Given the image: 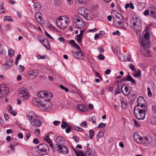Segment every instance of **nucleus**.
<instances>
[{"mask_svg":"<svg viewBox=\"0 0 156 156\" xmlns=\"http://www.w3.org/2000/svg\"><path fill=\"white\" fill-rule=\"evenodd\" d=\"M150 35L148 32L146 33L144 36V38L140 43L141 46L142 52L143 54L146 57L151 56V53L149 49L150 44Z\"/></svg>","mask_w":156,"mask_h":156,"instance_id":"nucleus-1","label":"nucleus"},{"mask_svg":"<svg viewBox=\"0 0 156 156\" xmlns=\"http://www.w3.org/2000/svg\"><path fill=\"white\" fill-rule=\"evenodd\" d=\"M69 21V18L68 17L59 16L56 20L57 25L61 29H64L68 26Z\"/></svg>","mask_w":156,"mask_h":156,"instance_id":"nucleus-2","label":"nucleus"},{"mask_svg":"<svg viewBox=\"0 0 156 156\" xmlns=\"http://www.w3.org/2000/svg\"><path fill=\"white\" fill-rule=\"evenodd\" d=\"M18 98L17 99L18 104H21L22 101L27 100L29 98L28 90L24 88H22L18 91Z\"/></svg>","mask_w":156,"mask_h":156,"instance_id":"nucleus-3","label":"nucleus"},{"mask_svg":"<svg viewBox=\"0 0 156 156\" xmlns=\"http://www.w3.org/2000/svg\"><path fill=\"white\" fill-rule=\"evenodd\" d=\"M36 147L43 154H46L49 151V148L48 145L45 143L40 144Z\"/></svg>","mask_w":156,"mask_h":156,"instance_id":"nucleus-4","label":"nucleus"},{"mask_svg":"<svg viewBox=\"0 0 156 156\" xmlns=\"http://www.w3.org/2000/svg\"><path fill=\"white\" fill-rule=\"evenodd\" d=\"M38 97L40 98H44V99L48 98H52L53 97L52 93L49 91H40L37 94Z\"/></svg>","mask_w":156,"mask_h":156,"instance_id":"nucleus-5","label":"nucleus"},{"mask_svg":"<svg viewBox=\"0 0 156 156\" xmlns=\"http://www.w3.org/2000/svg\"><path fill=\"white\" fill-rule=\"evenodd\" d=\"M51 98H48L44 99V101H42L41 107L44 110L50 109L51 107V104L50 102Z\"/></svg>","mask_w":156,"mask_h":156,"instance_id":"nucleus-6","label":"nucleus"},{"mask_svg":"<svg viewBox=\"0 0 156 156\" xmlns=\"http://www.w3.org/2000/svg\"><path fill=\"white\" fill-rule=\"evenodd\" d=\"M73 25L77 28L82 29L85 25V23L81 18H77L73 23Z\"/></svg>","mask_w":156,"mask_h":156,"instance_id":"nucleus-7","label":"nucleus"},{"mask_svg":"<svg viewBox=\"0 0 156 156\" xmlns=\"http://www.w3.org/2000/svg\"><path fill=\"white\" fill-rule=\"evenodd\" d=\"M9 93V88L4 85H0V98L5 97Z\"/></svg>","mask_w":156,"mask_h":156,"instance_id":"nucleus-8","label":"nucleus"},{"mask_svg":"<svg viewBox=\"0 0 156 156\" xmlns=\"http://www.w3.org/2000/svg\"><path fill=\"white\" fill-rule=\"evenodd\" d=\"M55 149L58 151L63 154H66L68 153V148L66 146L58 144H55Z\"/></svg>","mask_w":156,"mask_h":156,"instance_id":"nucleus-9","label":"nucleus"},{"mask_svg":"<svg viewBox=\"0 0 156 156\" xmlns=\"http://www.w3.org/2000/svg\"><path fill=\"white\" fill-rule=\"evenodd\" d=\"M121 90L123 94L127 96L129 94L131 89L130 87L125 84H123L122 86Z\"/></svg>","mask_w":156,"mask_h":156,"instance_id":"nucleus-10","label":"nucleus"},{"mask_svg":"<svg viewBox=\"0 0 156 156\" xmlns=\"http://www.w3.org/2000/svg\"><path fill=\"white\" fill-rule=\"evenodd\" d=\"M113 20L114 24L117 27L122 28L124 27V23L119 19V17H116V19L113 18Z\"/></svg>","mask_w":156,"mask_h":156,"instance_id":"nucleus-11","label":"nucleus"},{"mask_svg":"<svg viewBox=\"0 0 156 156\" xmlns=\"http://www.w3.org/2000/svg\"><path fill=\"white\" fill-rule=\"evenodd\" d=\"M38 74V71L37 69H34L28 72L29 77L31 79H33L35 78Z\"/></svg>","mask_w":156,"mask_h":156,"instance_id":"nucleus-12","label":"nucleus"},{"mask_svg":"<svg viewBox=\"0 0 156 156\" xmlns=\"http://www.w3.org/2000/svg\"><path fill=\"white\" fill-rule=\"evenodd\" d=\"M31 124L34 126L38 127L41 126L42 123L41 122L37 117L35 119L30 121Z\"/></svg>","mask_w":156,"mask_h":156,"instance_id":"nucleus-13","label":"nucleus"},{"mask_svg":"<svg viewBox=\"0 0 156 156\" xmlns=\"http://www.w3.org/2000/svg\"><path fill=\"white\" fill-rule=\"evenodd\" d=\"M121 81H130L132 83L134 84H136V81L133 79L131 76L129 75H128L122 78L121 80Z\"/></svg>","mask_w":156,"mask_h":156,"instance_id":"nucleus-14","label":"nucleus"},{"mask_svg":"<svg viewBox=\"0 0 156 156\" xmlns=\"http://www.w3.org/2000/svg\"><path fill=\"white\" fill-rule=\"evenodd\" d=\"M72 54L74 57L77 58L82 59L83 57V53L81 50V51L78 50L77 52L73 51Z\"/></svg>","mask_w":156,"mask_h":156,"instance_id":"nucleus-15","label":"nucleus"},{"mask_svg":"<svg viewBox=\"0 0 156 156\" xmlns=\"http://www.w3.org/2000/svg\"><path fill=\"white\" fill-rule=\"evenodd\" d=\"M41 14L39 12H37L35 15L36 19L40 24H44V22L43 21V19L41 17Z\"/></svg>","mask_w":156,"mask_h":156,"instance_id":"nucleus-16","label":"nucleus"},{"mask_svg":"<svg viewBox=\"0 0 156 156\" xmlns=\"http://www.w3.org/2000/svg\"><path fill=\"white\" fill-rule=\"evenodd\" d=\"M27 116L29 118V120L30 122V121L33 120L37 117V115L32 111L29 112L27 113Z\"/></svg>","mask_w":156,"mask_h":156,"instance_id":"nucleus-17","label":"nucleus"},{"mask_svg":"<svg viewBox=\"0 0 156 156\" xmlns=\"http://www.w3.org/2000/svg\"><path fill=\"white\" fill-rule=\"evenodd\" d=\"M13 61L11 59H9L6 60L4 64V66L5 68L9 69L11 67Z\"/></svg>","mask_w":156,"mask_h":156,"instance_id":"nucleus-18","label":"nucleus"},{"mask_svg":"<svg viewBox=\"0 0 156 156\" xmlns=\"http://www.w3.org/2000/svg\"><path fill=\"white\" fill-rule=\"evenodd\" d=\"M87 11L89 12L88 9L84 7H81L78 9V12L79 14L83 16L86 12H87Z\"/></svg>","mask_w":156,"mask_h":156,"instance_id":"nucleus-19","label":"nucleus"},{"mask_svg":"<svg viewBox=\"0 0 156 156\" xmlns=\"http://www.w3.org/2000/svg\"><path fill=\"white\" fill-rule=\"evenodd\" d=\"M144 111H145V109H141L140 108H138L137 107H135L133 109V113L135 116L136 117L138 115H139L140 113L143 112Z\"/></svg>","mask_w":156,"mask_h":156,"instance_id":"nucleus-20","label":"nucleus"},{"mask_svg":"<svg viewBox=\"0 0 156 156\" xmlns=\"http://www.w3.org/2000/svg\"><path fill=\"white\" fill-rule=\"evenodd\" d=\"M86 12L83 17L87 20H91L93 18V15L91 12L89 10V12Z\"/></svg>","mask_w":156,"mask_h":156,"instance_id":"nucleus-21","label":"nucleus"},{"mask_svg":"<svg viewBox=\"0 0 156 156\" xmlns=\"http://www.w3.org/2000/svg\"><path fill=\"white\" fill-rule=\"evenodd\" d=\"M77 108L81 112H86L88 111L87 108L83 105H78Z\"/></svg>","mask_w":156,"mask_h":156,"instance_id":"nucleus-22","label":"nucleus"},{"mask_svg":"<svg viewBox=\"0 0 156 156\" xmlns=\"http://www.w3.org/2000/svg\"><path fill=\"white\" fill-rule=\"evenodd\" d=\"M85 154L86 155H88V156L91 155L92 156H94L95 154L94 150L93 148L87 149L85 152Z\"/></svg>","mask_w":156,"mask_h":156,"instance_id":"nucleus-23","label":"nucleus"},{"mask_svg":"<svg viewBox=\"0 0 156 156\" xmlns=\"http://www.w3.org/2000/svg\"><path fill=\"white\" fill-rule=\"evenodd\" d=\"M147 111H144L143 112L140 113L139 115H137L136 117L138 119L140 120H143L145 116V113Z\"/></svg>","mask_w":156,"mask_h":156,"instance_id":"nucleus-24","label":"nucleus"},{"mask_svg":"<svg viewBox=\"0 0 156 156\" xmlns=\"http://www.w3.org/2000/svg\"><path fill=\"white\" fill-rule=\"evenodd\" d=\"M32 102L35 105H37L39 107H41V104L42 101H39L38 98H34L32 100Z\"/></svg>","mask_w":156,"mask_h":156,"instance_id":"nucleus-25","label":"nucleus"},{"mask_svg":"<svg viewBox=\"0 0 156 156\" xmlns=\"http://www.w3.org/2000/svg\"><path fill=\"white\" fill-rule=\"evenodd\" d=\"M44 140L48 143L51 147L54 148L53 144L51 140L49 138L48 136H47L44 138Z\"/></svg>","mask_w":156,"mask_h":156,"instance_id":"nucleus-26","label":"nucleus"},{"mask_svg":"<svg viewBox=\"0 0 156 156\" xmlns=\"http://www.w3.org/2000/svg\"><path fill=\"white\" fill-rule=\"evenodd\" d=\"M145 102L142 103H140V104H137L136 106L135 107H137L138 108H140L141 109H145V111H147V107L145 105Z\"/></svg>","mask_w":156,"mask_h":156,"instance_id":"nucleus-27","label":"nucleus"},{"mask_svg":"<svg viewBox=\"0 0 156 156\" xmlns=\"http://www.w3.org/2000/svg\"><path fill=\"white\" fill-rule=\"evenodd\" d=\"M56 142L60 145L63 144L65 143L64 139L62 137L58 136L55 140Z\"/></svg>","mask_w":156,"mask_h":156,"instance_id":"nucleus-28","label":"nucleus"},{"mask_svg":"<svg viewBox=\"0 0 156 156\" xmlns=\"http://www.w3.org/2000/svg\"><path fill=\"white\" fill-rule=\"evenodd\" d=\"M133 28L136 30V32H140L141 30V25L136 24L135 22H133Z\"/></svg>","mask_w":156,"mask_h":156,"instance_id":"nucleus-29","label":"nucleus"},{"mask_svg":"<svg viewBox=\"0 0 156 156\" xmlns=\"http://www.w3.org/2000/svg\"><path fill=\"white\" fill-rule=\"evenodd\" d=\"M40 42L47 49L50 48V45L47 40H40Z\"/></svg>","mask_w":156,"mask_h":156,"instance_id":"nucleus-30","label":"nucleus"},{"mask_svg":"<svg viewBox=\"0 0 156 156\" xmlns=\"http://www.w3.org/2000/svg\"><path fill=\"white\" fill-rule=\"evenodd\" d=\"M69 44L73 45V47H75L78 48V50L79 51L81 50L79 45L77 43H75V41L74 40H71L70 41Z\"/></svg>","mask_w":156,"mask_h":156,"instance_id":"nucleus-31","label":"nucleus"},{"mask_svg":"<svg viewBox=\"0 0 156 156\" xmlns=\"http://www.w3.org/2000/svg\"><path fill=\"white\" fill-rule=\"evenodd\" d=\"M34 7L36 10H39L41 8V5L40 3L39 2H36L34 3Z\"/></svg>","mask_w":156,"mask_h":156,"instance_id":"nucleus-32","label":"nucleus"},{"mask_svg":"<svg viewBox=\"0 0 156 156\" xmlns=\"http://www.w3.org/2000/svg\"><path fill=\"white\" fill-rule=\"evenodd\" d=\"M121 105L122 108L124 109H126L128 107V104L127 102L124 101L123 100H121Z\"/></svg>","mask_w":156,"mask_h":156,"instance_id":"nucleus-33","label":"nucleus"},{"mask_svg":"<svg viewBox=\"0 0 156 156\" xmlns=\"http://www.w3.org/2000/svg\"><path fill=\"white\" fill-rule=\"evenodd\" d=\"M73 150L76 153V156H85L86 155L84 154L83 152L78 150V151H76L75 149H73Z\"/></svg>","mask_w":156,"mask_h":156,"instance_id":"nucleus-34","label":"nucleus"},{"mask_svg":"<svg viewBox=\"0 0 156 156\" xmlns=\"http://www.w3.org/2000/svg\"><path fill=\"white\" fill-rule=\"evenodd\" d=\"M134 21L133 22H135L136 24L139 25L141 24L142 20L139 18L136 17L135 19H133Z\"/></svg>","mask_w":156,"mask_h":156,"instance_id":"nucleus-35","label":"nucleus"},{"mask_svg":"<svg viewBox=\"0 0 156 156\" xmlns=\"http://www.w3.org/2000/svg\"><path fill=\"white\" fill-rule=\"evenodd\" d=\"M69 125L66 122H65L63 120H62V124L61 127L63 129H65L67 127L69 126Z\"/></svg>","mask_w":156,"mask_h":156,"instance_id":"nucleus-36","label":"nucleus"},{"mask_svg":"<svg viewBox=\"0 0 156 156\" xmlns=\"http://www.w3.org/2000/svg\"><path fill=\"white\" fill-rule=\"evenodd\" d=\"M145 100L144 98L142 96H140L138 99L137 104L142 103H145Z\"/></svg>","mask_w":156,"mask_h":156,"instance_id":"nucleus-37","label":"nucleus"},{"mask_svg":"<svg viewBox=\"0 0 156 156\" xmlns=\"http://www.w3.org/2000/svg\"><path fill=\"white\" fill-rule=\"evenodd\" d=\"M82 38V36L78 34L76 36L75 38L76 40L79 43H80L81 42V39Z\"/></svg>","mask_w":156,"mask_h":156,"instance_id":"nucleus-38","label":"nucleus"},{"mask_svg":"<svg viewBox=\"0 0 156 156\" xmlns=\"http://www.w3.org/2000/svg\"><path fill=\"white\" fill-rule=\"evenodd\" d=\"M4 20L5 21L12 22L13 21V19L10 16H5L4 18Z\"/></svg>","mask_w":156,"mask_h":156,"instance_id":"nucleus-39","label":"nucleus"},{"mask_svg":"<svg viewBox=\"0 0 156 156\" xmlns=\"http://www.w3.org/2000/svg\"><path fill=\"white\" fill-rule=\"evenodd\" d=\"M133 76L135 77H140L141 76V71L140 70H139L136 72L135 74H134Z\"/></svg>","mask_w":156,"mask_h":156,"instance_id":"nucleus-40","label":"nucleus"},{"mask_svg":"<svg viewBox=\"0 0 156 156\" xmlns=\"http://www.w3.org/2000/svg\"><path fill=\"white\" fill-rule=\"evenodd\" d=\"M14 53V51L12 49H10L8 51V54L10 57H12Z\"/></svg>","mask_w":156,"mask_h":156,"instance_id":"nucleus-41","label":"nucleus"},{"mask_svg":"<svg viewBox=\"0 0 156 156\" xmlns=\"http://www.w3.org/2000/svg\"><path fill=\"white\" fill-rule=\"evenodd\" d=\"M6 11L5 8L4 6L2 5H0V13H3Z\"/></svg>","mask_w":156,"mask_h":156,"instance_id":"nucleus-42","label":"nucleus"},{"mask_svg":"<svg viewBox=\"0 0 156 156\" xmlns=\"http://www.w3.org/2000/svg\"><path fill=\"white\" fill-rule=\"evenodd\" d=\"M94 134V131L93 129H91L89 131V135L90 136V138L92 139L93 136Z\"/></svg>","mask_w":156,"mask_h":156,"instance_id":"nucleus-43","label":"nucleus"},{"mask_svg":"<svg viewBox=\"0 0 156 156\" xmlns=\"http://www.w3.org/2000/svg\"><path fill=\"white\" fill-rule=\"evenodd\" d=\"M136 142L139 144L142 143H143V138L139 136L136 141Z\"/></svg>","mask_w":156,"mask_h":156,"instance_id":"nucleus-44","label":"nucleus"},{"mask_svg":"<svg viewBox=\"0 0 156 156\" xmlns=\"http://www.w3.org/2000/svg\"><path fill=\"white\" fill-rule=\"evenodd\" d=\"M104 133L103 131H100L97 134V136L98 137V138H100L102 137L104 135Z\"/></svg>","mask_w":156,"mask_h":156,"instance_id":"nucleus-45","label":"nucleus"},{"mask_svg":"<svg viewBox=\"0 0 156 156\" xmlns=\"http://www.w3.org/2000/svg\"><path fill=\"white\" fill-rule=\"evenodd\" d=\"M129 66V68L131 69V70L133 71H136V69L134 66L132 64H130Z\"/></svg>","mask_w":156,"mask_h":156,"instance_id":"nucleus-46","label":"nucleus"},{"mask_svg":"<svg viewBox=\"0 0 156 156\" xmlns=\"http://www.w3.org/2000/svg\"><path fill=\"white\" fill-rule=\"evenodd\" d=\"M150 13H152L154 12H156V8L153 5L151 6L150 8Z\"/></svg>","mask_w":156,"mask_h":156,"instance_id":"nucleus-47","label":"nucleus"},{"mask_svg":"<svg viewBox=\"0 0 156 156\" xmlns=\"http://www.w3.org/2000/svg\"><path fill=\"white\" fill-rule=\"evenodd\" d=\"M54 2L55 6H58L61 4V0H54Z\"/></svg>","mask_w":156,"mask_h":156,"instance_id":"nucleus-48","label":"nucleus"},{"mask_svg":"<svg viewBox=\"0 0 156 156\" xmlns=\"http://www.w3.org/2000/svg\"><path fill=\"white\" fill-rule=\"evenodd\" d=\"M21 55L20 54H18L17 55V57L16 58V61H15V64H16V65H18L19 60L20 59V58H21Z\"/></svg>","mask_w":156,"mask_h":156,"instance_id":"nucleus-49","label":"nucleus"},{"mask_svg":"<svg viewBox=\"0 0 156 156\" xmlns=\"http://www.w3.org/2000/svg\"><path fill=\"white\" fill-rule=\"evenodd\" d=\"M90 121L94 124L96 123V119L94 116H92L90 119Z\"/></svg>","mask_w":156,"mask_h":156,"instance_id":"nucleus-50","label":"nucleus"},{"mask_svg":"<svg viewBox=\"0 0 156 156\" xmlns=\"http://www.w3.org/2000/svg\"><path fill=\"white\" fill-rule=\"evenodd\" d=\"M149 138L148 137H145L144 139H143V143H146L149 142Z\"/></svg>","mask_w":156,"mask_h":156,"instance_id":"nucleus-51","label":"nucleus"},{"mask_svg":"<svg viewBox=\"0 0 156 156\" xmlns=\"http://www.w3.org/2000/svg\"><path fill=\"white\" fill-rule=\"evenodd\" d=\"M139 136V134L136 132L135 133H134V134H133L134 138L136 141L137 139H138V137Z\"/></svg>","mask_w":156,"mask_h":156,"instance_id":"nucleus-52","label":"nucleus"},{"mask_svg":"<svg viewBox=\"0 0 156 156\" xmlns=\"http://www.w3.org/2000/svg\"><path fill=\"white\" fill-rule=\"evenodd\" d=\"M147 90L148 91V96L151 97L152 96V94L149 87H148L147 88Z\"/></svg>","mask_w":156,"mask_h":156,"instance_id":"nucleus-53","label":"nucleus"},{"mask_svg":"<svg viewBox=\"0 0 156 156\" xmlns=\"http://www.w3.org/2000/svg\"><path fill=\"white\" fill-rule=\"evenodd\" d=\"M60 88L63 90H64L66 92H67L69 91V89L67 88L66 87H64V86H63L62 85H60Z\"/></svg>","mask_w":156,"mask_h":156,"instance_id":"nucleus-54","label":"nucleus"},{"mask_svg":"<svg viewBox=\"0 0 156 156\" xmlns=\"http://www.w3.org/2000/svg\"><path fill=\"white\" fill-rule=\"evenodd\" d=\"M105 124L104 123H100L98 126V127L99 128H102L105 127Z\"/></svg>","mask_w":156,"mask_h":156,"instance_id":"nucleus-55","label":"nucleus"},{"mask_svg":"<svg viewBox=\"0 0 156 156\" xmlns=\"http://www.w3.org/2000/svg\"><path fill=\"white\" fill-rule=\"evenodd\" d=\"M19 144L17 142H13L10 145V146L12 147H14L18 145Z\"/></svg>","mask_w":156,"mask_h":156,"instance_id":"nucleus-56","label":"nucleus"},{"mask_svg":"<svg viewBox=\"0 0 156 156\" xmlns=\"http://www.w3.org/2000/svg\"><path fill=\"white\" fill-rule=\"evenodd\" d=\"M152 110L153 112L154 113H156V105H153L152 106Z\"/></svg>","mask_w":156,"mask_h":156,"instance_id":"nucleus-57","label":"nucleus"},{"mask_svg":"<svg viewBox=\"0 0 156 156\" xmlns=\"http://www.w3.org/2000/svg\"><path fill=\"white\" fill-rule=\"evenodd\" d=\"M81 127L86 128L87 127V123L86 122H83L81 124Z\"/></svg>","mask_w":156,"mask_h":156,"instance_id":"nucleus-58","label":"nucleus"},{"mask_svg":"<svg viewBox=\"0 0 156 156\" xmlns=\"http://www.w3.org/2000/svg\"><path fill=\"white\" fill-rule=\"evenodd\" d=\"M149 12V10L148 9H146L144 12V14L145 16L148 15Z\"/></svg>","mask_w":156,"mask_h":156,"instance_id":"nucleus-59","label":"nucleus"},{"mask_svg":"<svg viewBox=\"0 0 156 156\" xmlns=\"http://www.w3.org/2000/svg\"><path fill=\"white\" fill-rule=\"evenodd\" d=\"M73 139L76 142H79V139L78 136H73Z\"/></svg>","mask_w":156,"mask_h":156,"instance_id":"nucleus-60","label":"nucleus"},{"mask_svg":"<svg viewBox=\"0 0 156 156\" xmlns=\"http://www.w3.org/2000/svg\"><path fill=\"white\" fill-rule=\"evenodd\" d=\"M39 140L37 138H34L33 139V143L35 144H37L39 143Z\"/></svg>","mask_w":156,"mask_h":156,"instance_id":"nucleus-61","label":"nucleus"},{"mask_svg":"<svg viewBox=\"0 0 156 156\" xmlns=\"http://www.w3.org/2000/svg\"><path fill=\"white\" fill-rule=\"evenodd\" d=\"M70 126L69 125V126H68L67 128L66 129V132L67 133H69L71 131Z\"/></svg>","mask_w":156,"mask_h":156,"instance_id":"nucleus-62","label":"nucleus"},{"mask_svg":"<svg viewBox=\"0 0 156 156\" xmlns=\"http://www.w3.org/2000/svg\"><path fill=\"white\" fill-rule=\"evenodd\" d=\"M98 59L99 60H103L105 59V57L103 55L100 54L98 56Z\"/></svg>","mask_w":156,"mask_h":156,"instance_id":"nucleus-63","label":"nucleus"},{"mask_svg":"<svg viewBox=\"0 0 156 156\" xmlns=\"http://www.w3.org/2000/svg\"><path fill=\"white\" fill-rule=\"evenodd\" d=\"M60 122L58 121H55L53 122V123L55 126H58L60 124Z\"/></svg>","mask_w":156,"mask_h":156,"instance_id":"nucleus-64","label":"nucleus"}]
</instances>
